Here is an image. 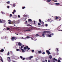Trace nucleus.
Instances as JSON below:
<instances>
[{
  "instance_id": "obj_1",
  "label": "nucleus",
  "mask_w": 62,
  "mask_h": 62,
  "mask_svg": "<svg viewBox=\"0 0 62 62\" xmlns=\"http://www.w3.org/2000/svg\"><path fill=\"white\" fill-rule=\"evenodd\" d=\"M50 32V31H44V32H43V33L42 34V36H43V37H45V36L44 35H45V34H46L47 33H48Z\"/></svg>"
},
{
  "instance_id": "obj_2",
  "label": "nucleus",
  "mask_w": 62,
  "mask_h": 62,
  "mask_svg": "<svg viewBox=\"0 0 62 62\" xmlns=\"http://www.w3.org/2000/svg\"><path fill=\"white\" fill-rule=\"evenodd\" d=\"M27 49L28 50H30V48H29L28 46H26L23 47V49L24 50H26Z\"/></svg>"
},
{
  "instance_id": "obj_3",
  "label": "nucleus",
  "mask_w": 62,
  "mask_h": 62,
  "mask_svg": "<svg viewBox=\"0 0 62 62\" xmlns=\"http://www.w3.org/2000/svg\"><path fill=\"white\" fill-rule=\"evenodd\" d=\"M47 22H53V19H48V20H47Z\"/></svg>"
},
{
  "instance_id": "obj_4",
  "label": "nucleus",
  "mask_w": 62,
  "mask_h": 62,
  "mask_svg": "<svg viewBox=\"0 0 62 62\" xmlns=\"http://www.w3.org/2000/svg\"><path fill=\"white\" fill-rule=\"evenodd\" d=\"M7 60L9 62H10V58L9 57H8L7 58Z\"/></svg>"
},
{
  "instance_id": "obj_5",
  "label": "nucleus",
  "mask_w": 62,
  "mask_h": 62,
  "mask_svg": "<svg viewBox=\"0 0 62 62\" xmlns=\"http://www.w3.org/2000/svg\"><path fill=\"white\" fill-rule=\"evenodd\" d=\"M32 30V28H31V29H28V30H27L26 31H30L31 30Z\"/></svg>"
},
{
  "instance_id": "obj_6",
  "label": "nucleus",
  "mask_w": 62,
  "mask_h": 62,
  "mask_svg": "<svg viewBox=\"0 0 62 62\" xmlns=\"http://www.w3.org/2000/svg\"><path fill=\"white\" fill-rule=\"evenodd\" d=\"M50 35H51L50 34H45L46 36L47 37H48V36Z\"/></svg>"
},
{
  "instance_id": "obj_7",
  "label": "nucleus",
  "mask_w": 62,
  "mask_h": 62,
  "mask_svg": "<svg viewBox=\"0 0 62 62\" xmlns=\"http://www.w3.org/2000/svg\"><path fill=\"white\" fill-rule=\"evenodd\" d=\"M15 12H16V10L14 9L13 10V12H12L13 14H14V13Z\"/></svg>"
},
{
  "instance_id": "obj_8",
  "label": "nucleus",
  "mask_w": 62,
  "mask_h": 62,
  "mask_svg": "<svg viewBox=\"0 0 62 62\" xmlns=\"http://www.w3.org/2000/svg\"><path fill=\"white\" fill-rule=\"evenodd\" d=\"M58 18H59V17H58V16H55V19L56 20L58 19Z\"/></svg>"
},
{
  "instance_id": "obj_9",
  "label": "nucleus",
  "mask_w": 62,
  "mask_h": 62,
  "mask_svg": "<svg viewBox=\"0 0 62 62\" xmlns=\"http://www.w3.org/2000/svg\"><path fill=\"white\" fill-rule=\"evenodd\" d=\"M18 46H20L22 45V44H21L20 43H18Z\"/></svg>"
},
{
  "instance_id": "obj_10",
  "label": "nucleus",
  "mask_w": 62,
  "mask_h": 62,
  "mask_svg": "<svg viewBox=\"0 0 62 62\" xmlns=\"http://www.w3.org/2000/svg\"><path fill=\"white\" fill-rule=\"evenodd\" d=\"M4 51V50L3 49H2L0 50V52L1 53H2V52H3Z\"/></svg>"
},
{
  "instance_id": "obj_11",
  "label": "nucleus",
  "mask_w": 62,
  "mask_h": 62,
  "mask_svg": "<svg viewBox=\"0 0 62 62\" xmlns=\"http://www.w3.org/2000/svg\"><path fill=\"white\" fill-rule=\"evenodd\" d=\"M58 19H59L58 21H60L61 20V18L60 17H59V18H58Z\"/></svg>"
},
{
  "instance_id": "obj_12",
  "label": "nucleus",
  "mask_w": 62,
  "mask_h": 62,
  "mask_svg": "<svg viewBox=\"0 0 62 62\" xmlns=\"http://www.w3.org/2000/svg\"><path fill=\"white\" fill-rule=\"evenodd\" d=\"M32 20H31V19H28V21L29 22H31Z\"/></svg>"
},
{
  "instance_id": "obj_13",
  "label": "nucleus",
  "mask_w": 62,
  "mask_h": 62,
  "mask_svg": "<svg viewBox=\"0 0 62 62\" xmlns=\"http://www.w3.org/2000/svg\"><path fill=\"white\" fill-rule=\"evenodd\" d=\"M39 23H41V24L42 25H43L44 23L43 22H39Z\"/></svg>"
},
{
  "instance_id": "obj_14",
  "label": "nucleus",
  "mask_w": 62,
  "mask_h": 62,
  "mask_svg": "<svg viewBox=\"0 0 62 62\" xmlns=\"http://www.w3.org/2000/svg\"><path fill=\"white\" fill-rule=\"evenodd\" d=\"M15 38V37H11V39H12L13 40H14V39Z\"/></svg>"
},
{
  "instance_id": "obj_15",
  "label": "nucleus",
  "mask_w": 62,
  "mask_h": 62,
  "mask_svg": "<svg viewBox=\"0 0 62 62\" xmlns=\"http://www.w3.org/2000/svg\"><path fill=\"white\" fill-rule=\"evenodd\" d=\"M46 53H50V52H49V51L48 50H46Z\"/></svg>"
},
{
  "instance_id": "obj_16",
  "label": "nucleus",
  "mask_w": 62,
  "mask_h": 62,
  "mask_svg": "<svg viewBox=\"0 0 62 62\" xmlns=\"http://www.w3.org/2000/svg\"><path fill=\"white\" fill-rule=\"evenodd\" d=\"M20 50H21V49H16V51H19V50L20 51Z\"/></svg>"
},
{
  "instance_id": "obj_17",
  "label": "nucleus",
  "mask_w": 62,
  "mask_h": 62,
  "mask_svg": "<svg viewBox=\"0 0 62 62\" xmlns=\"http://www.w3.org/2000/svg\"><path fill=\"white\" fill-rule=\"evenodd\" d=\"M21 50H22V52H24V51L23 50V49H21Z\"/></svg>"
},
{
  "instance_id": "obj_18",
  "label": "nucleus",
  "mask_w": 62,
  "mask_h": 62,
  "mask_svg": "<svg viewBox=\"0 0 62 62\" xmlns=\"http://www.w3.org/2000/svg\"><path fill=\"white\" fill-rule=\"evenodd\" d=\"M48 37H49V38H50L51 37V34L48 35Z\"/></svg>"
},
{
  "instance_id": "obj_19",
  "label": "nucleus",
  "mask_w": 62,
  "mask_h": 62,
  "mask_svg": "<svg viewBox=\"0 0 62 62\" xmlns=\"http://www.w3.org/2000/svg\"><path fill=\"white\" fill-rule=\"evenodd\" d=\"M32 58V56H31L29 58V60H30V59H31V58Z\"/></svg>"
},
{
  "instance_id": "obj_20",
  "label": "nucleus",
  "mask_w": 62,
  "mask_h": 62,
  "mask_svg": "<svg viewBox=\"0 0 62 62\" xmlns=\"http://www.w3.org/2000/svg\"><path fill=\"white\" fill-rule=\"evenodd\" d=\"M31 39L32 40H33L34 39H35V38H34L33 37H32L31 38Z\"/></svg>"
},
{
  "instance_id": "obj_21",
  "label": "nucleus",
  "mask_w": 62,
  "mask_h": 62,
  "mask_svg": "<svg viewBox=\"0 0 62 62\" xmlns=\"http://www.w3.org/2000/svg\"><path fill=\"white\" fill-rule=\"evenodd\" d=\"M27 15H24L23 16L25 17H27Z\"/></svg>"
},
{
  "instance_id": "obj_22",
  "label": "nucleus",
  "mask_w": 62,
  "mask_h": 62,
  "mask_svg": "<svg viewBox=\"0 0 62 62\" xmlns=\"http://www.w3.org/2000/svg\"><path fill=\"white\" fill-rule=\"evenodd\" d=\"M49 58L50 59H51L52 58V57L51 56V55H50L49 56Z\"/></svg>"
},
{
  "instance_id": "obj_23",
  "label": "nucleus",
  "mask_w": 62,
  "mask_h": 62,
  "mask_svg": "<svg viewBox=\"0 0 62 62\" xmlns=\"http://www.w3.org/2000/svg\"><path fill=\"white\" fill-rule=\"evenodd\" d=\"M23 46H24V45H23V46H21V47H20V48H23Z\"/></svg>"
},
{
  "instance_id": "obj_24",
  "label": "nucleus",
  "mask_w": 62,
  "mask_h": 62,
  "mask_svg": "<svg viewBox=\"0 0 62 62\" xmlns=\"http://www.w3.org/2000/svg\"><path fill=\"white\" fill-rule=\"evenodd\" d=\"M6 3L7 4H9V3H10V1L7 2Z\"/></svg>"
},
{
  "instance_id": "obj_25",
  "label": "nucleus",
  "mask_w": 62,
  "mask_h": 62,
  "mask_svg": "<svg viewBox=\"0 0 62 62\" xmlns=\"http://www.w3.org/2000/svg\"><path fill=\"white\" fill-rule=\"evenodd\" d=\"M39 23H41V22H42L41 19H39Z\"/></svg>"
},
{
  "instance_id": "obj_26",
  "label": "nucleus",
  "mask_w": 62,
  "mask_h": 62,
  "mask_svg": "<svg viewBox=\"0 0 62 62\" xmlns=\"http://www.w3.org/2000/svg\"><path fill=\"white\" fill-rule=\"evenodd\" d=\"M61 60V58H58V60Z\"/></svg>"
},
{
  "instance_id": "obj_27",
  "label": "nucleus",
  "mask_w": 62,
  "mask_h": 62,
  "mask_svg": "<svg viewBox=\"0 0 62 62\" xmlns=\"http://www.w3.org/2000/svg\"><path fill=\"white\" fill-rule=\"evenodd\" d=\"M38 53L40 54H41V52L40 51H38Z\"/></svg>"
},
{
  "instance_id": "obj_28",
  "label": "nucleus",
  "mask_w": 62,
  "mask_h": 62,
  "mask_svg": "<svg viewBox=\"0 0 62 62\" xmlns=\"http://www.w3.org/2000/svg\"><path fill=\"white\" fill-rule=\"evenodd\" d=\"M37 38H35V39H34L33 40H34L35 41L36 40H37Z\"/></svg>"
},
{
  "instance_id": "obj_29",
  "label": "nucleus",
  "mask_w": 62,
  "mask_h": 62,
  "mask_svg": "<svg viewBox=\"0 0 62 62\" xmlns=\"http://www.w3.org/2000/svg\"><path fill=\"white\" fill-rule=\"evenodd\" d=\"M11 23H12V24H13L14 23V21H11Z\"/></svg>"
},
{
  "instance_id": "obj_30",
  "label": "nucleus",
  "mask_w": 62,
  "mask_h": 62,
  "mask_svg": "<svg viewBox=\"0 0 62 62\" xmlns=\"http://www.w3.org/2000/svg\"><path fill=\"white\" fill-rule=\"evenodd\" d=\"M25 8L26 7H23L22 8V9H24V8Z\"/></svg>"
},
{
  "instance_id": "obj_31",
  "label": "nucleus",
  "mask_w": 62,
  "mask_h": 62,
  "mask_svg": "<svg viewBox=\"0 0 62 62\" xmlns=\"http://www.w3.org/2000/svg\"><path fill=\"white\" fill-rule=\"evenodd\" d=\"M51 1V0H47V2H50Z\"/></svg>"
},
{
  "instance_id": "obj_32",
  "label": "nucleus",
  "mask_w": 62,
  "mask_h": 62,
  "mask_svg": "<svg viewBox=\"0 0 62 62\" xmlns=\"http://www.w3.org/2000/svg\"><path fill=\"white\" fill-rule=\"evenodd\" d=\"M53 60H54L56 61H57V59H56L55 58H54V59H53Z\"/></svg>"
},
{
  "instance_id": "obj_33",
  "label": "nucleus",
  "mask_w": 62,
  "mask_h": 62,
  "mask_svg": "<svg viewBox=\"0 0 62 62\" xmlns=\"http://www.w3.org/2000/svg\"><path fill=\"white\" fill-rule=\"evenodd\" d=\"M9 55V52H8L7 54V55Z\"/></svg>"
},
{
  "instance_id": "obj_34",
  "label": "nucleus",
  "mask_w": 62,
  "mask_h": 62,
  "mask_svg": "<svg viewBox=\"0 0 62 62\" xmlns=\"http://www.w3.org/2000/svg\"><path fill=\"white\" fill-rule=\"evenodd\" d=\"M60 4L59 3H55V4L56 5H59Z\"/></svg>"
},
{
  "instance_id": "obj_35",
  "label": "nucleus",
  "mask_w": 62,
  "mask_h": 62,
  "mask_svg": "<svg viewBox=\"0 0 62 62\" xmlns=\"http://www.w3.org/2000/svg\"><path fill=\"white\" fill-rule=\"evenodd\" d=\"M7 30H10V28H7Z\"/></svg>"
},
{
  "instance_id": "obj_36",
  "label": "nucleus",
  "mask_w": 62,
  "mask_h": 62,
  "mask_svg": "<svg viewBox=\"0 0 62 62\" xmlns=\"http://www.w3.org/2000/svg\"><path fill=\"white\" fill-rule=\"evenodd\" d=\"M45 25L46 27H47V26H48V25L47 24H45Z\"/></svg>"
},
{
  "instance_id": "obj_37",
  "label": "nucleus",
  "mask_w": 62,
  "mask_h": 62,
  "mask_svg": "<svg viewBox=\"0 0 62 62\" xmlns=\"http://www.w3.org/2000/svg\"><path fill=\"white\" fill-rule=\"evenodd\" d=\"M8 23L10 24H11V22H8Z\"/></svg>"
},
{
  "instance_id": "obj_38",
  "label": "nucleus",
  "mask_w": 62,
  "mask_h": 62,
  "mask_svg": "<svg viewBox=\"0 0 62 62\" xmlns=\"http://www.w3.org/2000/svg\"><path fill=\"white\" fill-rule=\"evenodd\" d=\"M31 52H34V50H31Z\"/></svg>"
},
{
  "instance_id": "obj_39",
  "label": "nucleus",
  "mask_w": 62,
  "mask_h": 62,
  "mask_svg": "<svg viewBox=\"0 0 62 62\" xmlns=\"http://www.w3.org/2000/svg\"><path fill=\"white\" fill-rule=\"evenodd\" d=\"M48 53V55H49L50 54V52H48V53Z\"/></svg>"
},
{
  "instance_id": "obj_40",
  "label": "nucleus",
  "mask_w": 62,
  "mask_h": 62,
  "mask_svg": "<svg viewBox=\"0 0 62 62\" xmlns=\"http://www.w3.org/2000/svg\"><path fill=\"white\" fill-rule=\"evenodd\" d=\"M12 16V15L11 14H10V15H9V16L10 17H11Z\"/></svg>"
},
{
  "instance_id": "obj_41",
  "label": "nucleus",
  "mask_w": 62,
  "mask_h": 62,
  "mask_svg": "<svg viewBox=\"0 0 62 62\" xmlns=\"http://www.w3.org/2000/svg\"><path fill=\"white\" fill-rule=\"evenodd\" d=\"M0 60L1 61H2V62H3V60H2V59H0Z\"/></svg>"
},
{
  "instance_id": "obj_42",
  "label": "nucleus",
  "mask_w": 62,
  "mask_h": 62,
  "mask_svg": "<svg viewBox=\"0 0 62 62\" xmlns=\"http://www.w3.org/2000/svg\"><path fill=\"white\" fill-rule=\"evenodd\" d=\"M17 38L15 37V38L14 39H15V40H16L17 39Z\"/></svg>"
},
{
  "instance_id": "obj_43",
  "label": "nucleus",
  "mask_w": 62,
  "mask_h": 62,
  "mask_svg": "<svg viewBox=\"0 0 62 62\" xmlns=\"http://www.w3.org/2000/svg\"><path fill=\"white\" fill-rule=\"evenodd\" d=\"M2 21H1V19H0V23H1Z\"/></svg>"
},
{
  "instance_id": "obj_44",
  "label": "nucleus",
  "mask_w": 62,
  "mask_h": 62,
  "mask_svg": "<svg viewBox=\"0 0 62 62\" xmlns=\"http://www.w3.org/2000/svg\"><path fill=\"white\" fill-rule=\"evenodd\" d=\"M13 7H15V4H13Z\"/></svg>"
},
{
  "instance_id": "obj_45",
  "label": "nucleus",
  "mask_w": 62,
  "mask_h": 62,
  "mask_svg": "<svg viewBox=\"0 0 62 62\" xmlns=\"http://www.w3.org/2000/svg\"><path fill=\"white\" fill-rule=\"evenodd\" d=\"M20 58L21 59H22L23 58V56H20Z\"/></svg>"
},
{
  "instance_id": "obj_46",
  "label": "nucleus",
  "mask_w": 62,
  "mask_h": 62,
  "mask_svg": "<svg viewBox=\"0 0 62 62\" xmlns=\"http://www.w3.org/2000/svg\"><path fill=\"white\" fill-rule=\"evenodd\" d=\"M30 38V37L29 36H27L26 37V38L28 39H29V38Z\"/></svg>"
},
{
  "instance_id": "obj_47",
  "label": "nucleus",
  "mask_w": 62,
  "mask_h": 62,
  "mask_svg": "<svg viewBox=\"0 0 62 62\" xmlns=\"http://www.w3.org/2000/svg\"><path fill=\"white\" fill-rule=\"evenodd\" d=\"M41 24H40V23H38V25H40Z\"/></svg>"
},
{
  "instance_id": "obj_48",
  "label": "nucleus",
  "mask_w": 62,
  "mask_h": 62,
  "mask_svg": "<svg viewBox=\"0 0 62 62\" xmlns=\"http://www.w3.org/2000/svg\"><path fill=\"white\" fill-rule=\"evenodd\" d=\"M36 24V23H35V21H34V22H33V24Z\"/></svg>"
},
{
  "instance_id": "obj_49",
  "label": "nucleus",
  "mask_w": 62,
  "mask_h": 62,
  "mask_svg": "<svg viewBox=\"0 0 62 62\" xmlns=\"http://www.w3.org/2000/svg\"><path fill=\"white\" fill-rule=\"evenodd\" d=\"M35 36H39V35L38 34H36L35 35Z\"/></svg>"
},
{
  "instance_id": "obj_50",
  "label": "nucleus",
  "mask_w": 62,
  "mask_h": 62,
  "mask_svg": "<svg viewBox=\"0 0 62 62\" xmlns=\"http://www.w3.org/2000/svg\"><path fill=\"white\" fill-rule=\"evenodd\" d=\"M45 54V53L44 52L43 53H42V54H43V55Z\"/></svg>"
},
{
  "instance_id": "obj_51",
  "label": "nucleus",
  "mask_w": 62,
  "mask_h": 62,
  "mask_svg": "<svg viewBox=\"0 0 62 62\" xmlns=\"http://www.w3.org/2000/svg\"><path fill=\"white\" fill-rule=\"evenodd\" d=\"M19 21H17V23H19Z\"/></svg>"
},
{
  "instance_id": "obj_52",
  "label": "nucleus",
  "mask_w": 62,
  "mask_h": 62,
  "mask_svg": "<svg viewBox=\"0 0 62 62\" xmlns=\"http://www.w3.org/2000/svg\"><path fill=\"white\" fill-rule=\"evenodd\" d=\"M58 62H60V60H58Z\"/></svg>"
},
{
  "instance_id": "obj_53",
  "label": "nucleus",
  "mask_w": 62,
  "mask_h": 62,
  "mask_svg": "<svg viewBox=\"0 0 62 62\" xmlns=\"http://www.w3.org/2000/svg\"><path fill=\"white\" fill-rule=\"evenodd\" d=\"M51 35L53 36L54 35V33H52L51 34Z\"/></svg>"
},
{
  "instance_id": "obj_54",
  "label": "nucleus",
  "mask_w": 62,
  "mask_h": 62,
  "mask_svg": "<svg viewBox=\"0 0 62 62\" xmlns=\"http://www.w3.org/2000/svg\"><path fill=\"white\" fill-rule=\"evenodd\" d=\"M1 13H2V14H5V13H4V12H1Z\"/></svg>"
},
{
  "instance_id": "obj_55",
  "label": "nucleus",
  "mask_w": 62,
  "mask_h": 62,
  "mask_svg": "<svg viewBox=\"0 0 62 62\" xmlns=\"http://www.w3.org/2000/svg\"><path fill=\"white\" fill-rule=\"evenodd\" d=\"M7 8H9V6H7Z\"/></svg>"
},
{
  "instance_id": "obj_56",
  "label": "nucleus",
  "mask_w": 62,
  "mask_h": 62,
  "mask_svg": "<svg viewBox=\"0 0 62 62\" xmlns=\"http://www.w3.org/2000/svg\"><path fill=\"white\" fill-rule=\"evenodd\" d=\"M18 17L19 18H20V16H19V15H18Z\"/></svg>"
},
{
  "instance_id": "obj_57",
  "label": "nucleus",
  "mask_w": 62,
  "mask_h": 62,
  "mask_svg": "<svg viewBox=\"0 0 62 62\" xmlns=\"http://www.w3.org/2000/svg\"><path fill=\"white\" fill-rule=\"evenodd\" d=\"M56 49H57V51H58V48H56Z\"/></svg>"
},
{
  "instance_id": "obj_58",
  "label": "nucleus",
  "mask_w": 62,
  "mask_h": 62,
  "mask_svg": "<svg viewBox=\"0 0 62 62\" xmlns=\"http://www.w3.org/2000/svg\"><path fill=\"white\" fill-rule=\"evenodd\" d=\"M5 38H6V39H7V37L6 36L5 37Z\"/></svg>"
},
{
  "instance_id": "obj_59",
  "label": "nucleus",
  "mask_w": 62,
  "mask_h": 62,
  "mask_svg": "<svg viewBox=\"0 0 62 62\" xmlns=\"http://www.w3.org/2000/svg\"><path fill=\"white\" fill-rule=\"evenodd\" d=\"M24 60V58H23V60Z\"/></svg>"
},
{
  "instance_id": "obj_60",
  "label": "nucleus",
  "mask_w": 62,
  "mask_h": 62,
  "mask_svg": "<svg viewBox=\"0 0 62 62\" xmlns=\"http://www.w3.org/2000/svg\"><path fill=\"white\" fill-rule=\"evenodd\" d=\"M27 26H30L29 25H27Z\"/></svg>"
},
{
  "instance_id": "obj_61",
  "label": "nucleus",
  "mask_w": 62,
  "mask_h": 62,
  "mask_svg": "<svg viewBox=\"0 0 62 62\" xmlns=\"http://www.w3.org/2000/svg\"><path fill=\"white\" fill-rule=\"evenodd\" d=\"M8 21L9 22H10V20H8Z\"/></svg>"
},
{
  "instance_id": "obj_62",
  "label": "nucleus",
  "mask_w": 62,
  "mask_h": 62,
  "mask_svg": "<svg viewBox=\"0 0 62 62\" xmlns=\"http://www.w3.org/2000/svg\"><path fill=\"white\" fill-rule=\"evenodd\" d=\"M45 61H46V62H47V60H45Z\"/></svg>"
},
{
  "instance_id": "obj_63",
  "label": "nucleus",
  "mask_w": 62,
  "mask_h": 62,
  "mask_svg": "<svg viewBox=\"0 0 62 62\" xmlns=\"http://www.w3.org/2000/svg\"><path fill=\"white\" fill-rule=\"evenodd\" d=\"M48 62H50V60H48Z\"/></svg>"
},
{
  "instance_id": "obj_64",
  "label": "nucleus",
  "mask_w": 62,
  "mask_h": 62,
  "mask_svg": "<svg viewBox=\"0 0 62 62\" xmlns=\"http://www.w3.org/2000/svg\"><path fill=\"white\" fill-rule=\"evenodd\" d=\"M25 22H26V23H27V21H26Z\"/></svg>"
}]
</instances>
